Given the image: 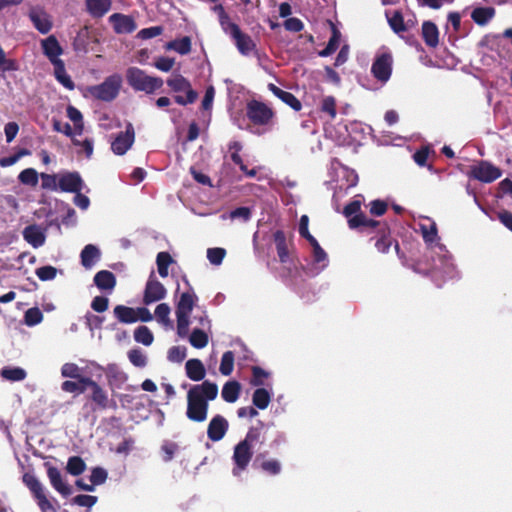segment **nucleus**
I'll return each mask as SVG.
<instances>
[{"label":"nucleus","mask_w":512,"mask_h":512,"mask_svg":"<svg viewBox=\"0 0 512 512\" xmlns=\"http://www.w3.org/2000/svg\"><path fill=\"white\" fill-rule=\"evenodd\" d=\"M218 386L210 381L193 385L187 392L186 417L197 423L207 420L209 402L217 398Z\"/></svg>","instance_id":"obj_1"},{"label":"nucleus","mask_w":512,"mask_h":512,"mask_svg":"<svg viewBox=\"0 0 512 512\" xmlns=\"http://www.w3.org/2000/svg\"><path fill=\"white\" fill-rule=\"evenodd\" d=\"M198 300L193 291L184 292L176 305L177 326L176 332L180 338H186L190 326V316Z\"/></svg>","instance_id":"obj_2"},{"label":"nucleus","mask_w":512,"mask_h":512,"mask_svg":"<svg viewBox=\"0 0 512 512\" xmlns=\"http://www.w3.org/2000/svg\"><path fill=\"white\" fill-rule=\"evenodd\" d=\"M126 79L133 89L143 91L148 94L160 89L163 85V80L161 78L149 76L137 67H130L127 69Z\"/></svg>","instance_id":"obj_3"},{"label":"nucleus","mask_w":512,"mask_h":512,"mask_svg":"<svg viewBox=\"0 0 512 512\" xmlns=\"http://www.w3.org/2000/svg\"><path fill=\"white\" fill-rule=\"evenodd\" d=\"M256 439L257 435L250 431L247 433L245 439L235 446L232 457L234 463L232 474L234 476H240L241 472L248 466L253 454L252 443L256 441Z\"/></svg>","instance_id":"obj_4"},{"label":"nucleus","mask_w":512,"mask_h":512,"mask_svg":"<svg viewBox=\"0 0 512 512\" xmlns=\"http://www.w3.org/2000/svg\"><path fill=\"white\" fill-rule=\"evenodd\" d=\"M171 90L178 95L175 96V101L180 105H187L193 103L198 94L192 89L190 82L181 74H172L166 81Z\"/></svg>","instance_id":"obj_5"},{"label":"nucleus","mask_w":512,"mask_h":512,"mask_svg":"<svg viewBox=\"0 0 512 512\" xmlns=\"http://www.w3.org/2000/svg\"><path fill=\"white\" fill-rule=\"evenodd\" d=\"M121 84L122 77L119 74H113L107 77L103 83L89 87L87 92L98 100L111 101L118 95Z\"/></svg>","instance_id":"obj_6"},{"label":"nucleus","mask_w":512,"mask_h":512,"mask_svg":"<svg viewBox=\"0 0 512 512\" xmlns=\"http://www.w3.org/2000/svg\"><path fill=\"white\" fill-rule=\"evenodd\" d=\"M23 482L33 494L41 512H57V507L45 493V488L42 483L32 473H25L23 475Z\"/></svg>","instance_id":"obj_7"},{"label":"nucleus","mask_w":512,"mask_h":512,"mask_svg":"<svg viewBox=\"0 0 512 512\" xmlns=\"http://www.w3.org/2000/svg\"><path fill=\"white\" fill-rule=\"evenodd\" d=\"M196 319L198 320L199 327H195L191 331L189 330L185 339L188 340L192 347L203 349L209 343V338L212 333V324L206 312H203L202 315Z\"/></svg>","instance_id":"obj_8"},{"label":"nucleus","mask_w":512,"mask_h":512,"mask_svg":"<svg viewBox=\"0 0 512 512\" xmlns=\"http://www.w3.org/2000/svg\"><path fill=\"white\" fill-rule=\"evenodd\" d=\"M224 32L232 38L240 54L248 56L256 50V44L253 39L244 33L236 23L228 26Z\"/></svg>","instance_id":"obj_9"},{"label":"nucleus","mask_w":512,"mask_h":512,"mask_svg":"<svg viewBox=\"0 0 512 512\" xmlns=\"http://www.w3.org/2000/svg\"><path fill=\"white\" fill-rule=\"evenodd\" d=\"M468 175L481 182L490 183L501 177V170L489 162L481 161L471 166Z\"/></svg>","instance_id":"obj_10"},{"label":"nucleus","mask_w":512,"mask_h":512,"mask_svg":"<svg viewBox=\"0 0 512 512\" xmlns=\"http://www.w3.org/2000/svg\"><path fill=\"white\" fill-rule=\"evenodd\" d=\"M166 288L159 282L154 273H151L144 290L143 303L149 305L166 297Z\"/></svg>","instance_id":"obj_11"},{"label":"nucleus","mask_w":512,"mask_h":512,"mask_svg":"<svg viewBox=\"0 0 512 512\" xmlns=\"http://www.w3.org/2000/svg\"><path fill=\"white\" fill-rule=\"evenodd\" d=\"M135 140V132L132 124L126 126L125 132H121L112 141V151L117 155L125 154L132 146Z\"/></svg>","instance_id":"obj_12"},{"label":"nucleus","mask_w":512,"mask_h":512,"mask_svg":"<svg viewBox=\"0 0 512 512\" xmlns=\"http://www.w3.org/2000/svg\"><path fill=\"white\" fill-rule=\"evenodd\" d=\"M248 118L258 125L267 124L272 118V111L264 104L253 101L247 107Z\"/></svg>","instance_id":"obj_13"},{"label":"nucleus","mask_w":512,"mask_h":512,"mask_svg":"<svg viewBox=\"0 0 512 512\" xmlns=\"http://www.w3.org/2000/svg\"><path fill=\"white\" fill-rule=\"evenodd\" d=\"M372 73L378 80L386 82L392 72V57L390 54H382L372 65Z\"/></svg>","instance_id":"obj_14"},{"label":"nucleus","mask_w":512,"mask_h":512,"mask_svg":"<svg viewBox=\"0 0 512 512\" xmlns=\"http://www.w3.org/2000/svg\"><path fill=\"white\" fill-rule=\"evenodd\" d=\"M228 428V421L222 415H215L208 424L207 436L213 442L220 441L224 438Z\"/></svg>","instance_id":"obj_15"},{"label":"nucleus","mask_w":512,"mask_h":512,"mask_svg":"<svg viewBox=\"0 0 512 512\" xmlns=\"http://www.w3.org/2000/svg\"><path fill=\"white\" fill-rule=\"evenodd\" d=\"M109 21L118 34L132 33L137 28L135 20L129 15L115 13L109 17Z\"/></svg>","instance_id":"obj_16"},{"label":"nucleus","mask_w":512,"mask_h":512,"mask_svg":"<svg viewBox=\"0 0 512 512\" xmlns=\"http://www.w3.org/2000/svg\"><path fill=\"white\" fill-rule=\"evenodd\" d=\"M83 181L77 172L59 173V189L64 192H79L82 190Z\"/></svg>","instance_id":"obj_17"},{"label":"nucleus","mask_w":512,"mask_h":512,"mask_svg":"<svg viewBox=\"0 0 512 512\" xmlns=\"http://www.w3.org/2000/svg\"><path fill=\"white\" fill-rule=\"evenodd\" d=\"M44 54L49 58L53 65L57 62H63L59 56L63 50L55 36L51 35L41 42Z\"/></svg>","instance_id":"obj_18"},{"label":"nucleus","mask_w":512,"mask_h":512,"mask_svg":"<svg viewBox=\"0 0 512 512\" xmlns=\"http://www.w3.org/2000/svg\"><path fill=\"white\" fill-rule=\"evenodd\" d=\"M23 238L34 248L41 247L45 243V233L38 225H30L23 230Z\"/></svg>","instance_id":"obj_19"},{"label":"nucleus","mask_w":512,"mask_h":512,"mask_svg":"<svg viewBox=\"0 0 512 512\" xmlns=\"http://www.w3.org/2000/svg\"><path fill=\"white\" fill-rule=\"evenodd\" d=\"M187 377L195 382L205 378L206 370L203 363L199 359H189L185 364Z\"/></svg>","instance_id":"obj_20"},{"label":"nucleus","mask_w":512,"mask_h":512,"mask_svg":"<svg viewBox=\"0 0 512 512\" xmlns=\"http://www.w3.org/2000/svg\"><path fill=\"white\" fill-rule=\"evenodd\" d=\"M30 19L36 29L42 34L48 33L52 28L50 16L42 10H33L30 13Z\"/></svg>","instance_id":"obj_21"},{"label":"nucleus","mask_w":512,"mask_h":512,"mask_svg":"<svg viewBox=\"0 0 512 512\" xmlns=\"http://www.w3.org/2000/svg\"><path fill=\"white\" fill-rule=\"evenodd\" d=\"M48 478L53 488L64 496L71 494L70 487L63 481L60 471L55 467H49Z\"/></svg>","instance_id":"obj_22"},{"label":"nucleus","mask_w":512,"mask_h":512,"mask_svg":"<svg viewBox=\"0 0 512 512\" xmlns=\"http://www.w3.org/2000/svg\"><path fill=\"white\" fill-rule=\"evenodd\" d=\"M422 37L427 46L435 48L439 44V30L431 21L422 24Z\"/></svg>","instance_id":"obj_23"},{"label":"nucleus","mask_w":512,"mask_h":512,"mask_svg":"<svg viewBox=\"0 0 512 512\" xmlns=\"http://www.w3.org/2000/svg\"><path fill=\"white\" fill-rule=\"evenodd\" d=\"M269 89L276 97L281 99L295 111H299L301 109L300 101L292 93L284 91L274 84H269Z\"/></svg>","instance_id":"obj_24"},{"label":"nucleus","mask_w":512,"mask_h":512,"mask_svg":"<svg viewBox=\"0 0 512 512\" xmlns=\"http://www.w3.org/2000/svg\"><path fill=\"white\" fill-rule=\"evenodd\" d=\"M94 283L101 290L112 291L116 285V279L110 271L102 270L96 273Z\"/></svg>","instance_id":"obj_25"},{"label":"nucleus","mask_w":512,"mask_h":512,"mask_svg":"<svg viewBox=\"0 0 512 512\" xmlns=\"http://www.w3.org/2000/svg\"><path fill=\"white\" fill-rule=\"evenodd\" d=\"M86 6L88 12L93 17H102L104 14H106L110 7H111V1L110 0H86Z\"/></svg>","instance_id":"obj_26"},{"label":"nucleus","mask_w":512,"mask_h":512,"mask_svg":"<svg viewBox=\"0 0 512 512\" xmlns=\"http://www.w3.org/2000/svg\"><path fill=\"white\" fill-rule=\"evenodd\" d=\"M388 23L395 33H401L409 29V21L404 22L403 16L399 11L386 12Z\"/></svg>","instance_id":"obj_27"},{"label":"nucleus","mask_w":512,"mask_h":512,"mask_svg":"<svg viewBox=\"0 0 512 512\" xmlns=\"http://www.w3.org/2000/svg\"><path fill=\"white\" fill-rule=\"evenodd\" d=\"M100 258L99 249L92 245H86L81 252V263L85 268H91Z\"/></svg>","instance_id":"obj_28"},{"label":"nucleus","mask_w":512,"mask_h":512,"mask_svg":"<svg viewBox=\"0 0 512 512\" xmlns=\"http://www.w3.org/2000/svg\"><path fill=\"white\" fill-rule=\"evenodd\" d=\"M241 385L237 381H228L224 384L221 395L222 398L228 403H234L239 398Z\"/></svg>","instance_id":"obj_29"},{"label":"nucleus","mask_w":512,"mask_h":512,"mask_svg":"<svg viewBox=\"0 0 512 512\" xmlns=\"http://www.w3.org/2000/svg\"><path fill=\"white\" fill-rule=\"evenodd\" d=\"M106 375L108 379V383L111 387L120 386L127 380L126 374L119 369V367L115 364H111L107 366Z\"/></svg>","instance_id":"obj_30"},{"label":"nucleus","mask_w":512,"mask_h":512,"mask_svg":"<svg viewBox=\"0 0 512 512\" xmlns=\"http://www.w3.org/2000/svg\"><path fill=\"white\" fill-rule=\"evenodd\" d=\"M116 318L122 323H135L137 322L136 309L124 305H118L114 308Z\"/></svg>","instance_id":"obj_31"},{"label":"nucleus","mask_w":512,"mask_h":512,"mask_svg":"<svg viewBox=\"0 0 512 512\" xmlns=\"http://www.w3.org/2000/svg\"><path fill=\"white\" fill-rule=\"evenodd\" d=\"M424 221H427L428 223L420 222L419 228L422 233V236L424 240L428 243H432L437 240V226L436 223L433 221H430L428 218H423Z\"/></svg>","instance_id":"obj_32"},{"label":"nucleus","mask_w":512,"mask_h":512,"mask_svg":"<svg viewBox=\"0 0 512 512\" xmlns=\"http://www.w3.org/2000/svg\"><path fill=\"white\" fill-rule=\"evenodd\" d=\"M170 313V306L166 303H161L157 305L154 312L157 321L165 328H172L173 326L172 320L170 319Z\"/></svg>","instance_id":"obj_33"},{"label":"nucleus","mask_w":512,"mask_h":512,"mask_svg":"<svg viewBox=\"0 0 512 512\" xmlns=\"http://www.w3.org/2000/svg\"><path fill=\"white\" fill-rule=\"evenodd\" d=\"M272 393L265 388L255 390L252 402L259 409H266L271 401Z\"/></svg>","instance_id":"obj_34"},{"label":"nucleus","mask_w":512,"mask_h":512,"mask_svg":"<svg viewBox=\"0 0 512 512\" xmlns=\"http://www.w3.org/2000/svg\"><path fill=\"white\" fill-rule=\"evenodd\" d=\"M67 117L73 122L74 124V132L77 135H81L84 130V122H83V116L82 113L75 108L72 105H69L67 107Z\"/></svg>","instance_id":"obj_35"},{"label":"nucleus","mask_w":512,"mask_h":512,"mask_svg":"<svg viewBox=\"0 0 512 512\" xmlns=\"http://www.w3.org/2000/svg\"><path fill=\"white\" fill-rule=\"evenodd\" d=\"M167 50H174L181 55H186L191 51V40L189 37H183L166 44Z\"/></svg>","instance_id":"obj_36"},{"label":"nucleus","mask_w":512,"mask_h":512,"mask_svg":"<svg viewBox=\"0 0 512 512\" xmlns=\"http://www.w3.org/2000/svg\"><path fill=\"white\" fill-rule=\"evenodd\" d=\"M0 374L4 379L11 382L22 381L27 376L26 371L20 367H4Z\"/></svg>","instance_id":"obj_37"},{"label":"nucleus","mask_w":512,"mask_h":512,"mask_svg":"<svg viewBox=\"0 0 512 512\" xmlns=\"http://www.w3.org/2000/svg\"><path fill=\"white\" fill-rule=\"evenodd\" d=\"M54 74H55L56 79L65 88H67L69 90L74 89V83L65 70L64 62H57V64L54 65Z\"/></svg>","instance_id":"obj_38"},{"label":"nucleus","mask_w":512,"mask_h":512,"mask_svg":"<svg viewBox=\"0 0 512 512\" xmlns=\"http://www.w3.org/2000/svg\"><path fill=\"white\" fill-rule=\"evenodd\" d=\"M134 339L138 343L150 346L154 341V336L147 326H139L134 331Z\"/></svg>","instance_id":"obj_39"},{"label":"nucleus","mask_w":512,"mask_h":512,"mask_svg":"<svg viewBox=\"0 0 512 512\" xmlns=\"http://www.w3.org/2000/svg\"><path fill=\"white\" fill-rule=\"evenodd\" d=\"M332 32V37L330 38L326 48L319 53L322 57L331 55L340 45L341 33L334 26L332 27Z\"/></svg>","instance_id":"obj_40"},{"label":"nucleus","mask_w":512,"mask_h":512,"mask_svg":"<svg viewBox=\"0 0 512 512\" xmlns=\"http://www.w3.org/2000/svg\"><path fill=\"white\" fill-rule=\"evenodd\" d=\"M187 356V348L184 346H172L167 351V359L172 363H181Z\"/></svg>","instance_id":"obj_41"},{"label":"nucleus","mask_w":512,"mask_h":512,"mask_svg":"<svg viewBox=\"0 0 512 512\" xmlns=\"http://www.w3.org/2000/svg\"><path fill=\"white\" fill-rule=\"evenodd\" d=\"M40 175L33 168H27L20 172L18 179L22 184L36 186Z\"/></svg>","instance_id":"obj_42"},{"label":"nucleus","mask_w":512,"mask_h":512,"mask_svg":"<svg viewBox=\"0 0 512 512\" xmlns=\"http://www.w3.org/2000/svg\"><path fill=\"white\" fill-rule=\"evenodd\" d=\"M234 367V354L231 351H227L222 355L220 363V373L224 376H228L232 373Z\"/></svg>","instance_id":"obj_43"},{"label":"nucleus","mask_w":512,"mask_h":512,"mask_svg":"<svg viewBox=\"0 0 512 512\" xmlns=\"http://www.w3.org/2000/svg\"><path fill=\"white\" fill-rule=\"evenodd\" d=\"M42 188L46 190L56 191L59 189V174L41 173Z\"/></svg>","instance_id":"obj_44"},{"label":"nucleus","mask_w":512,"mask_h":512,"mask_svg":"<svg viewBox=\"0 0 512 512\" xmlns=\"http://www.w3.org/2000/svg\"><path fill=\"white\" fill-rule=\"evenodd\" d=\"M157 266L158 272L161 277L165 278L168 276V266L172 262L171 256L167 252H160L157 255Z\"/></svg>","instance_id":"obj_45"},{"label":"nucleus","mask_w":512,"mask_h":512,"mask_svg":"<svg viewBox=\"0 0 512 512\" xmlns=\"http://www.w3.org/2000/svg\"><path fill=\"white\" fill-rule=\"evenodd\" d=\"M349 227L354 229L358 227H374L377 222L368 219L364 214L355 215L348 220Z\"/></svg>","instance_id":"obj_46"},{"label":"nucleus","mask_w":512,"mask_h":512,"mask_svg":"<svg viewBox=\"0 0 512 512\" xmlns=\"http://www.w3.org/2000/svg\"><path fill=\"white\" fill-rule=\"evenodd\" d=\"M18 69V64L14 59L8 58L0 46V74H3L8 71H16Z\"/></svg>","instance_id":"obj_47"},{"label":"nucleus","mask_w":512,"mask_h":512,"mask_svg":"<svg viewBox=\"0 0 512 512\" xmlns=\"http://www.w3.org/2000/svg\"><path fill=\"white\" fill-rule=\"evenodd\" d=\"M43 320V314L38 308H30L25 312L24 322L27 326H35L41 323Z\"/></svg>","instance_id":"obj_48"},{"label":"nucleus","mask_w":512,"mask_h":512,"mask_svg":"<svg viewBox=\"0 0 512 512\" xmlns=\"http://www.w3.org/2000/svg\"><path fill=\"white\" fill-rule=\"evenodd\" d=\"M493 10L489 8H476L471 17L478 24H484L493 17Z\"/></svg>","instance_id":"obj_49"},{"label":"nucleus","mask_w":512,"mask_h":512,"mask_svg":"<svg viewBox=\"0 0 512 512\" xmlns=\"http://www.w3.org/2000/svg\"><path fill=\"white\" fill-rule=\"evenodd\" d=\"M92 389V400L101 408L108 407V396L106 392L96 384Z\"/></svg>","instance_id":"obj_50"},{"label":"nucleus","mask_w":512,"mask_h":512,"mask_svg":"<svg viewBox=\"0 0 512 512\" xmlns=\"http://www.w3.org/2000/svg\"><path fill=\"white\" fill-rule=\"evenodd\" d=\"M130 362L136 367H145L147 364V357L140 349H132L128 352Z\"/></svg>","instance_id":"obj_51"},{"label":"nucleus","mask_w":512,"mask_h":512,"mask_svg":"<svg viewBox=\"0 0 512 512\" xmlns=\"http://www.w3.org/2000/svg\"><path fill=\"white\" fill-rule=\"evenodd\" d=\"M310 244L313 248L314 261L318 264H321V268L325 267L327 262V254L320 247L317 240H313L312 242H310Z\"/></svg>","instance_id":"obj_52"},{"label":"nucleus","mask_w":512,"mask_h":512,"mask_svg":"<svg viewBox=\"0 0 512 512\" xmlns=\"http://www.w3.org/2000/svg\"><path fill=\"white\" fill-rule=\"evenodd\" d=\"M85 470V463L79 457H72L67 463V471L72 475H79Z\"/></svg>","instance_id":"obj_53"},{"label":"nucleus","mask_w":512,"mask_h":512,"mask_svg":"<svg viewBox=\"0 0 512 512\" xmlns=\"http://www.w3.org/2000/svg\"><path fill=\"white\" fill-rule=\"evenodd\" d=\"M226 255V251L223 248H209L207 250V258L213 265H220Z\"/></svg>","instance_id":"obj_54"},{"label":"nucleus","mask_w":512,"mask_h":512,"mask_svg":"<svg viewBox=\"0 0 512 512\" xmlns=\"http://www.w3.org/2000/svg\"><path fill=\"white\" fill-rule=\"evenodd\" d=\"M58 270L53 266H43L35 271L37 277L42 281L53 280L57 276Z\"/></svg>","instance_id":"obj_55"},{"label":"nucleus","mask_w":512,"mask_h":512,"mask_svg":"<svg viewBox=\"0 0 512 512\" xmlns=\"http://www.w3.org/2000/svg\"><path fill=\"white\" fill-rule=\"evenodd\" d=\"M321 111L327 113L331 119L336 117V101L332 96H326L321 102Z\"/></svg>","instance_id":"obj_56"},{"label":"nucleus","mask_w":512,"mask_h":512,"mask_svg":"<svg viewBox=\"0 0 512 512\" xmlns=\"http://www.w3.org/2000/svg\"><path fill=\"white\" fill-rule=\"evenodd\" d=\"M81 369L75 363H65L61 368V375L65 378H80Z\"/></svg>","instance_id":"obj_57"},{"label":"nucleus","mask_w":512,"mask_h":512,"mask_svg":"<svg viewBox=\"0 0 512 512\" xmlns=\"http://www.w3.org/2000/svg\"><path fill=\"white\" fill-rule=\"evenodd\" d=\"M52 122H53V129L56 132L63 133L66 136L71 137L72 139L76 135L75 132H74V128H72L70 126V124L62 123L60 120L55 119V118L52 120Z\"/></svg>","instance_id":"obj_58"},{"label":"nucleus","mask_w":512,"mask_h":512,"mask_svg":"<svg viewBox=\"0 0 512 512\" xmlns=\"http://www.w3.org/2000/svg\"><path fill=\"white\" fill-rule=\"evenodd\" d=\"M214 11L218 14L219 23L223 31L227 29L228 26L234 23L228 16V14L225 12L222 5L215 6Z\"/></svg>","instance_id":"obj_59"},{"label":"nucleus","mask_w":512,"mask_h":512,"mask_svg":"<svg viewBox=\"0 0 512 512\" xmlns=\"http://www.w3.org/2000/svg\"><path fill=\"white\" fill-rule=\"evenodd\" d=\"M163 32V28L161 26H153L149 28L142 29L138 32L137 36L141 39H150L156 36L161 35Z\"/></svg>","instance_id":"obj_60"},{"label":"nucleus","mask_w":512,"mask_h":512,"mask_svg":"<svg viewBox=\"0 0 512 512\" xmlns=\"http://www.w3.org/2000/svg\"><path fill=\"white\" fill-rule=\"evenodd\" d=\"M175 64V60L173 58L168 57H159L156 59L154 66L163 72L170 71Z\"/></svg>","instance_id":"obj_61"},{"label":"nucleus","mask_w":512,"mask_h":512,"mask_svg":"<svg viewBox=\"0 0 512 512\" xmlns=\"http://www.w3.org/2000/svg\"><path fill=\"white\" fill-rule=\"evenodd\" d=\"M107 479V472L102 468H94L90 475V481L93 485L103 484Z\"/></svg>","instance_id":"obj_62"},{"label":"nucleus","mask_w":512,"mask_h":512,"mask_svg":"<svg viewBox=\"0 0 512 512\" xmlns=\"http://www.w3.org/2000/svg\"><path fill=\"white\" fill-rule=\"evenodd\" d=\"M308 223H309V218L307 215H303L301 218H300V223H299V233L302 237L306 238L309 243L312 242L313 240H316L309 232L308 230Z\"/></svg>","instance_id":"obj_63"},{"label":"nucleus","mask_w":512,"mask_h":512,"mask_svg":"<svg viewBox=\"0 0 512 512\" xmlns=\"http://www.w3.org/2000/svg\"><path fill=\"white\" fill-rule=\"evenodd\" d=\"M74 503L82 507H92L97 502L96 496L78 495L73 499Z\"/></svg>","instance_id":"obj_64"}]
</instances>
